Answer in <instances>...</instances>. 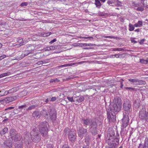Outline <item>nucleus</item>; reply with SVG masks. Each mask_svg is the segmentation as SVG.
I'll return each mask as SVG.
<instances>
[{
  "label": "nucleus",
  "instance_id": "nucleus-1",
  "mask_svg": "<svg viewBox=\"0 0 148 148\" xmlns=\"http://www.w3.org/2000/svg\"><path fill=\"white\" fill-rule=\"evenodd\" d=\"M114 104L112 107L111 108L109 107L108 110H110L111 112H118L121 109V100L119 97H115L113 100Z\"/></svg>",
  "mask_w": 148,
  "mask_h": 148
},
{
  "label": "nucleus",
  "instance_id": "nucleus-2",
  "mask_svg": "<svg viewBox=\"0 0 148 148\" xmlns=\"http://www.w3.org/2000/svg\"><path fill=\"white\" fill-rule=\"evenodd\" d=\"M49 125L48 123L44 121L40 122L38 125V128L42 136L45 137L48 136V132L49 131L48 128Z\"/></svg>",
  "mask_w": 148,
  "mask_h": 148
},
{
  "label": "nucleus",
  "instance_id": "nucleus-3",
  "mask_svg": "<svg viewBox=\"0 0 148 148\" xmlns=\"http://www.w3.org/2000/svg\"><path fill=\"white\" fill-rule=\"evenodd\" d=\"M123 109L125 112L129 114L132 112V109L130 102L128 100L124 101L123 105Z\"/></svg>",
  "mask_w": 148,
  "mask_h": 148
},
{
  "label": "nucleus",
  "instance_id": "nucleus-4",
  "mask_svg": "<svg viewBox=\"0 0 148 148\" xmlns=\"http://www.w3.org/2000/svg\"><path fill=\"white\" fill-rule=\"evenodd\" d=\"M82 123L86 125H90L91 126V130L93 129L94 130L96 128L97 126V122L96 119H95L94 122L91 119H86L82 120Z\"/></svg>",
  "mask_w": 148,
  "mask_h": 148
},
{
  "label": "nucleus",
  "instance_id": "nucleus-5",
  "mask_svg": "<svg viewBox=\"0 0 148 148\" xmlns=\"http://www.w3.org/2000/svg\"><path fill=\"white\" fill-rule=\"evenodd\" d=\"M39 132L36 129H34L31 132L30 136L31 138L34 142H38L40 140V136H39Z\"/></svg>",
  "mask_w": 148,
  "mask_h": 148
},
{
  "label": "nucleus",
  "instance_id": "nucleus-6",
  "mask_svg": "<svg viewBox=\"0 0 148 148\" xmlns=\"http://www.w3.org/2000/svg\"><path fill=\"white\" fill-rule=\"evenodd\" d=\"M10 138L15 141L20 140L21 137L19 134H17L16 130L14 129H11L10 131Z\"/></svg>",
  "mask_w": 148,
  "mask_h": 148
},
{
  "label": "nucleus",
  "instance_id": "nucleus-7",
  "mask_svg": "<svg viewBox=\"0 0 148 148\" xmlns=\"http://www.w3.org/2000/svg\"><path fill=\"white\" fill-rule=\"evenodd\" d=\"M139 117L142 119H145L148 120V113L146 115V112L145 107H143L142 110L139 112Z\"/></svg>",
  "mask_w": 148,
  "mask_h": 148
},
{
  "label": "nucleus",
  "instance_id": "nucleus-8",
  "mask_svg": "<svg viewBox=\"0 0 148 148\" xmlns=\"http://www.w3.org/2000/svg\"><path fill=\"white\" fill-rule=\"evenodd\" d=\"M119 140L117 139H115L113 141V140L110 139L108 140L107 143L109 146V148H114L117 145V144H119Z\"/></svg>",
  "mask_w": 148,
  "mask_h": 148
},
{
  "label": "nucleus",
  "instance_id": "nucleus-9",
  "mask_svg": "<svg viewBox=\"0 0 148 148\" xmlns=\"http://www.w3.org/2000/svg\"><path fill=\"white\" fill-rule=\"evenodd\" d=\"M78 134L79 136L80 137L86 136L88 134L87 130L86 129H85L83 127H81L78 130Z\"/></svg>",
  "mask_w": 148,
  "mask_h": 148
},
{
  "label": "nucleus",
  "instance_id": "nucleus-10",
  "mask_svg": "<svg viewBox=\"0 0 148 148\" xmlns=\"http://www.w3.org/2000/svg\"><path fill=\"white\" fill-rule=\"evenodd\" d=\"M128 81L132 82L135 85H140L145 84V82L142 80H139L138 79H128Z\"/></svg>",
  "mask_w": 148,
  "mask_h": 148
},
{
  "label": "nucleus",
  "instance_id": "nucleus-11",
  "mask_svg": "<svg viewBox=\"0 0 148 148\" xmlns=\"http://www.w3.org/2000/svg\"><path fill=\"white\" fill-rule=\"evenodd\" d=\"M107 119L109 122H114L116 120V116L111 112H107Z\"/></svg>",
  "mask_w": 148,
  "mask_h": 148
},
{
  "label": "nucleus",
  "instance_id": "nucleus-12",
  "mask_svg": "<svg viewBox=\"0 0 148 148\" xmlns=\"http://www.w3.org/2000/svg\"><path fill=\"white\" fill-rule=\"evenodd\" d=\"M122 126L124 128L126 127L127 125L129 122V118L127 115L124 116L122 119Z\"/></svg>",
  "mask_w": 148,
  "mask_h": 148
},
{
  "label": "nucleus",
  "instance_id": "nucleus-13",
  "mask_svg": "<svg viewBox=\"0 0 148 148\" xmlns=\"http://www.w3.org/2000/svg\"><path fill=\"white\" fill-rule=\"evenodd\" d=\"M76 133L75 132H73L71 131L69 134L68 136L69 138V140L71 142L74 141L76 138Z\"/></svg>",
  "mask_w": 148,
  "mask_h": 148
},
{
  "label": "nucleus",
  "instance_id": "nucleus-14",
  "mask_svg": "<svg viewBox=\"0 0 148 148\" xmlns=\"http://www.w3.org/2000/svg\"><path fill=\"white\" fill-rule=\"evenodd\" d=\"M12 142L10 141L7 140L5 142V143L1 146V147L2 148H10L12 147Z\"/></svg>",
  "mask_w": 148,
  "mask_h": 148
},
{
  "label": "nucleus",
  "instance_id": "nucleus-15",
  "mask_svg": "<svg viewBox=\"0 0 148 148\" xmlns=\"http://www.w3.org/2000/svg\"><path fill=\"white\" fill-rule=\"evenodd\" d=\"M17 98V96H15L8 97L5 99V100L7 103H9L15 100Z\"/></svg>",
  "mask_w": 148,
  "mask_h": 148
},
{
  "label": "nucleus",
  "instance_id": "nucleus-16",
  "mask_svg": "<svg viewBox=\"0 0 148 148\" xmlns=\"http://www.w3.org/2000/svg\"><path fill=\"white\" fill-rule=\"evenodd\" d=\"M74 97L75 99L77 97ZM78 98L76 99V101L78 102H81L83 101L84 99V98L83 96H80L79 97H77Z\"/></svg>",
  "mask_w": 148,
  "mask_h": 148
},
{
  "label": "nucleus",
  "instance_id": "nucleus-17",
  "mask_svg": "<svg viewBox=\"0 0 148 148\" xmlns=\"http://www.w3.org/2000/svg\"><path fill=\"white\" fill-rule=\"evenodd\" d=\"M17 42L18 43V44H16L15 45V46H16V47H19L22 45L25 44L24 42L23 41V39L20 38L19 39H18Z\"/></svg>",
  "mask_w": 148,
  "mask_h": 148
},
{
  "label": "nucleus",
  "instance_id": "nucleus-18",
  "mask_svg": "<svg viewBox=\"0 0 148 148\" xmlns=\"http://www.w3.org/2000/svg\"><path fill=\"white\" fill-rule=\"evenodd\" d=\"M31 52L29 50H27L25 51L22 54L21 56V58H23L25 56L28 55L29 54H30Z\"/></svg>",
  "mask_w": 148,
  "mask_h": 148
},
{
  "label": "nucleus",
  "instance_id": "nucleus-19",
  "mask_svg": "<svg viewBox=\"0 0 148 148\" xmlns=\"http://www.w3.org/2000/svg\"><path fill=\"white\" fill-rule=\"evenodd\" d=\"M95 4L96 7L98 8H99L101 5V4L99 0H95Z\"/></svg>",
  "mask_w": 148,
  "mask_h": 148
},
{
  "label": "nucleus",
  "instance_id": "nucleus-20",
  "mask_svg": "<svg viewBox=\"0 0 148 148\" xmlns=\"http://www.w3.org/2000/svg\"><path fill=\"white\" fill-rule=\"evenodd\" d=\"M142 148H148V138L145 139Z\"/></svg>",
  "mask_w": 148,
  "mask_h": 148
},
{
  "label": "nucleus",
  "instance_id": "nucleus-21",
  "mask_svg": "<svg viewBox=\"0 0 148 148\" xmlns=\"http://www.w3.org/2000/svg\"><path fill=\"white\" fill-rule=\"evenodd\" d=\"M58 47V46L56 45L51 46L49 47H47V49H46L45 50L49 51L54 50L56 49Z\"/></svg>",
  "mask_w": 148,
  "mask_h": 148
},
{
  "label": "nucleus",
  "instance_id": "nucleus-22",
  "mask_svg": "<svg viewBox=\"0 0 148 148\" xmlns=\"http://www.w3.org/2000/svg\"><path fill=\"white\" fill-rule=\"evenodd\" d=\"M143 22L142 21H139L137 23L134 24V26L136 27H140L142 26Z\"/></svg>",
  "mask_w": 148,
  "mask_h": 148
},
{
  "label": "nucleus",
  "instance_id": "nucleus-23",
  "mask_svg": "<svg viewBox=\"0 0 148 148\" xmlns=\"http://www.w3.org/2000/svg\"><path fill=\"white\" fill-rule=\"evenodd\" d=\"M52 34L51 32L48 33H41L40 35V36L43 37H46L49 36Z\"/></svg>",
  "mask_w": 148,
  "mask_h": 148
},
{
  "label": "nucleus",
  "instance_id": "nucleus-24",
  "mask_svg": "<svg viewBox=\"0 0 148 148\" xmlns=\"http://www.w3.org/2000/svg\"><path fill=\"white\" fill-rule=\"evenodd\" d=\"M10 74L11 73L10 72L3 73L0 75V78H2L4 77L10 75Z\"/></svg>",
  "mask_w": 148,
  "mask_h": 148
},
{
  "label": "nucleus",
  "instance_id": "nucleus-25",
  "mask_svg": "<svg viewBox=\"0 0 148 148\" xmlns=\"http://www.w3.org/2000/svg\"><path fill=\"white\" fill-rule=\"evenodd\" d=\"M124 55V53L122 54H114L115 57L116 58H122L123 57V56Z\"/></svg>",
  "mask_w": 148,
  "mask_h": 148
},
{
  "label": "nucleus",
  "instance_id": "nucleus-26",
  "mask_svg": "<svg viewBox=\"0 0 148 148\" xmlns=\"http://www.w3.org/2000/svg\"><path fill=\"white\" fill-rule=\"evenodd\" d=\"M8 129L7 127L4 128L3 130L0 132L1 134H4L8 132Z\"/></svg>",
  "mask_w": 148,
  "mask_h": 148
},
{
  "label": "nucleus",
  "instance_id": "nucleus-27",
  "mask_svg": "<svg viewBox=\"0 0 148 148\" xmlns=\"http://www.w3.org/2000/svg\"><path fill=\"white\" fill-rule=\"evenodd\" d=\"M128 26H129V30L130 31H132L134 30V28H134L135 26H134V25H133L132 24H131L130 23L129 24Z\"/></svg>",
  "mask_w": 148,
  "mask_h": 148
},
{
  "label": "nucleus",
  "instance_id": "nucleus-28",
  "mask_svg": "<svg viewBox=\"0 0 148 148\" xmlns=\"http://www.w3.org/2000/svg\"><path fill=\"white\" fill-rule=\"evenodd\" d=\"M140 62L143 64H147L148 63V60H145L144 59H140Z\"/></svg>",
  "mask_w": 148,
  "mask_h": 148
},
{
  "label": "nucleus",
  "instance_id": "nucleus-29",
  "mask_svg": "<svg viewBox=\"0 0 148 148\" xmlns=\"http://www.w3.org/2000/svg\"><path fill=\"white\" fill-rule=\"evenodd\" d=\"M115 1H115V6L118 7L121 6V3L120 1L118 0H115Z\"/></svg>",
  "mask_w": 148,
  "mask_h": 148
},
{
  "label": "nucleus",
  "instance_id": "nucleus-30",
  "mask_svg": "<svg viewBox=\"0 0 148 148\" xmlns=\"http://www.w3.org/2000/svg\"><path fill=\"white\" fill-rule=\"evenodd\" d=\"M40 114L39 112L36 111L33 112L32 114L33 116L34 117H38Z\"/></svg>",
  "mask_w": 148,
  "mask_h": 148
},
{
  "label": "nucleus",
  "instance_id": "nucleus-31",
  "mask_svg": "<svg viewBox=\"0 0 148 148\" xmlns=\"http://www.w3.org/2000/svg\"><path fill=\"white\" fill-rule=\"evenodd\" d=\"M50 118L53 120H55L56 119V115L55 113H53L52 115L50 114Z\"/></svg>",
  "mask_w": 148,
  "mask_h": 148
},
{
  "label": "nucleus",
  "instance_id": "nucleus-32",
  "mask_svg": "<svg viewBox=\"0 0 148 148\" xmlns=\"http://www.w3.org/2000/svg\"><path fill=\"white\" fill-rule=\"evenodd\" d=\"M124 49L122 48H115L113 49V51H124Z\"/></svg>",
  "mask_w": 148,
  "mask_h": 148
},
{
  "label": "nucleus",
  "instance_id": "nucleus-33",
  "mask_svg": "<svg viewBox=\"0 0 148 148\" xmlns=\"http://www.w3.org/2000/svg\"><path fill=\"white\" fill-rule=\"evenodd\" d=\"M115 1L114 0H108L107 1V3L109 5H110L113 3H115Z\"/></svg>",
  "mask_w": 148,
  "mask_h": 148
},
{
  "label": "nucleus",
  "instance_id": "nucleus-34",
  "mask_svg": "<svg viewBox=\"0 0 148 148\" xmlns=\"http://www.w3.org/2000/svg\"><path fill=\"white\" fill-rule=\"evenodd\" d=\"M67 99L69 100V101H71V102H74V100H73V97H67Z\"/></svg>",
  "mask_w": 148,
  "mask_h": 148
},
{
  "label": "nucleus",
  "instance_id": "nucleus-35",
  "mask_svg": "<svg viewBox=\"0 0 148 148\" xmlns=\"http://www.w3.org/2000/svg\"><path fill=\"white\" fill-rule=\"evenodd\" d=\"M84 47H87V46H93V44H88V43H83Z\"/></svg>",
  "mask_w": 148,
  "mask_h": 148
},
{
  "label": "nucleus",
  "instance_id": "nucleus-36",
  "mask_svg": "<svg viewBox=\"0 0 148 148\" xmlns=\"http://www.w3.org/2000/svg\"><path fill=\"white\" fill-rule=\"evenodd\" d=\"M105 38H113L116 39V37H115L114 36H105L104 37Z\"/></svg>",
  "mask_w": 148,
  "mask_h": 148
},
{
  "label": "nucleus",
  "instance_id": "nucleus-37",
  "mask_svg": "<svg viewBox=\"0 0 148 148\" xmlns=\"http://www.w3.org/2000/svg\"><path fill=\"white\" fill-rule=\"evenodd\" d=\"M136 10L138 11H143L144 10V8L143 7H138L137 8Z\"/></svg>",
  "mask_w": 148,
  "mask_h": 148
},
{
  "label": "nucleus",
  "instance_id": "nucleus-38",
  "mask_svg": "<svg viewBox=\"0 0 148 148\" xmlns=\"http://www.w3.org/2000/svg\"><path fill=\"white\" fill-rule=\"evenodd\" d=\"M136 38H131L130 39L131 42L134 43H136L137 42L134 40Z\"/></svg>",
  "mask_w": 148,
  "mask_h": 148
},
{
  "label": "nucleus",
  "instance_id": "nucleus-39",
  "mask_svg": "<svg viewBox=\"0 0 148 148\" xmlns=\"http://www.w3.org/2000/svg\"><path fill=\"white\" fill-rule=\"evenodd\" d=\"M28 4V3L27 2H25L22 3L20 5L21 6H27Z\"/></svg>",
  "mask_w": 148,
  "mask_h": 148
},
{
  "label": "nucleus",
  "instance_id": "nucleus-40",
  "mask_svg": "<svg viewBox=\"0 0 148 148\" xmlns=\"http://www.w3.org/2000/svg\"><path fill=\"white\" fill-rule=\"evenodd\" d=\"M47 148H53V145L51 144H48L47 146Z\"/></svg>",
  "mask_w": 148,
  "mask_h": 148
},
{
  "label": "nucleus",
  "instance_id": "nucleus-41",
  "mask_svg": "<svg viewBox=\"0 0 148 148\" xmlns=\"http://www.w3.org/2000/svg\"><path fill=\"white\" fill-rule=\"evenodd\" d=\"M35 107V106L34 105L32 106H30L28 108V110H30L32 109H34Z\"/></svg>",
  "mask_w": 148,
  "mask_h": 148
},
{
  "label": "nucleus",
  "instance_id": "nucleus-42",
  "mask_svg": "<svg viewBox=\"0 0 148 148\" xmlns=\"http://www.w3.org/2000/svg\"><path fill=\"white\" fill-rule=\"evenodd\" d=\"M6 57V56L5 55H3L0 56V60Z\"/></svg>",
  "mask_w": 148,
  "mask_h": 148
},
{
  "label": "nucleus",
  "instance_id": "nucleus-43",
  "mask_svg": "<svg viewBox=\"0 0 148 148\" xmlns=\"http://www.w3.org/2000/svg\"><path fill=\"white\" fill-rule=\"evenodd\" d=\"M83 38L85 39H93V37L92 36H89V37H84Z\"/></svg>",
  "mask_w": 148,
  "mask_h": 148
},
{
  "label": "nucleus",
  "instance_id": "nucleus-44",
  "mask_svg": "<svg viewBox=\"0 0 148 148\" xmlns=\"http://www.w3.org/2000/svg\"><path fill=\"white\" fill-rule=\"evenodd\" d=\"M145 40V39H143L139 42V43L140 45H142L143 44V42Z\"/></svg>",
  "mask_w": 148,
  "mask_h": 148
},
{
  "label": "nucleus",
  "instance_id": "nucleus-45",
  "mask_svg": "<svg viewBox=\"0 0 148 148\" xmlns=\"http://www.w3.org/2000/svg\"><path fill=\"white\" fill-rule=\"evenodd\" d=\"M56 41L57 40L56 39V38H55L53 40H51V41H50L49 43L51 44H52Z\"/></svg>",
  "mask_w": 148,
  "mask_h": 148
},
{
  "label": "nucleus",
  "instance_id": "nucleus-46",
  "mask_svg": "<svg viewBox=\"0 0 148 148\" xmlns=\"http://www.w3.org/2000/svg\"><path fill=\"white\" fill-rule=\"evenodd\" d=\"M125 88L126 89H131V90H135V88H132V87H127Z\"/></svg>",
  "mask_w": 148,
  "mask_h": 148
},
{
  "label": "nucleus",
  "instance_id": "nucleus-47",
  "mask_svg": "<svg viewBox=\"0 0 148 148\" xmlns=\"http://www.w3.org/2000/svg\"><path fill=\"white\" fill-rule=\"evenodd\" d=\"M56 97H52L51 99V101H54L56 100Z\"/></svg>",
  "mask_w": 148,
  "mask_h": 148
},
{
  "label": "nucleus",
  "instance_id": "nucleus-48",
  "mask_svg": "<svg viewBox=\"0 0 148 148\" xmlns=\"http://www.w3.org/2000/svg\"><path fill=\"white\" fill-rule=\"evenodd\" d=\"M14 108L13 107H8V108L5 109V110H11L13 109Z\"/></svg>",
  "mask_w": 148,
  "mask_h": 148
},
{
  "label": "nucleus",
  "instance_id": "nucleus-49",
  "mask_svg": "<svg viewBox=\"0 0 148 148\" xmlns=\"http://www.w3.org/2000/svg\"><path fill=\"white\" fill-rule=\"evenodd\" d=\"M42 64V61L38 62L37 63V64H38V65Z\"/></svg>",
  "mask_w": 148,
  "mask_h": 148
},
{
  "label": "nucleus",
  "instance_id": "nucleus-50",
  "mask_svg": "<svg viewBox=\"0 0 148 148\" xmlns=\"http://www.w3.org/2000/svg\"><path fill=\"white\" fill-rule=\"evenodd\" d=\"M25 106V105H24L20 106H18V108L20 109V108H23Z\"/></svg>",
  "mask_w": 148,
  "mask_h": 148
},
{
  "label": "nucleus",
  "instance_id": "nucleus-51",
  "mask_svg": "<svg viewBox=\"0 0 148 148\" xmlns=\"http://www.w3.org/2000/svg\"><path fill=\"white\" fill-rule=\"evenodd\" d=\"M32 39L34 41H36L38 39L37 38H35V37H32Z\"/></svg>",
  "mask_w": 148,
  "mask_h": 148
},
{
  "label": "nucleus",
  "instance_id": "nucleus-52",
  "mask_svg": "<svg viewBox=\"0 0 148 148\" xmlns=\"http://www.w3.org/2000/svg\"><path fill=\"white\" fill-rule=\"evenodd\" d=\"M75 64V63H71V64H66V65H66V66H68L72 65H73Z\"/></svg>",
  "mask_w": 148,
  "mask_h": 148
},
{
  "label": "nucleus",
  "instance_id": "nucleus-53",
  "mask_svg": "<svg viewBox=\"0 0 148 148\" xmlns=\"http://www.w3.org/2000/svg\"><path fill=\"white\" fill-rule=\"evenodd\" d=\"M91 49V47H85L83 48V49Z\"/></svg>",
  "mask_w": 148,
  "mask_h": 148
},
{
  "label": "nucleus",
  "instance_id": "nucleus-54",
  "mask_svg": "<svg viewBox=\"0 0 148 148\" xmlns=\"http://www.w3.org/2000/svg\"><path fill=\"white\" fill-rule=\"evenodd\" d=\"M134 31L135 32H139L140 31V29H135Z\"/></svg>",
  "mask_w": 148,
  "mask_h": 148
},
{
  "label": "nucleus",
  "instance_id": "nucleus-55",
  "mask_svg": "<svg viewBox=\"0 0 148 148\" xmlns=\"http://www.w3.org/2000/svg\"><path fill=\"white\" fill-rule=\"evenodd\" d=\"M50 83H52L53 82H54V79H51L50 81Z\"/></svg>",
  "mask_w": 148,
  "mask_h": 148
},
{
  "label": "nucleus",
  "instance_id": "nucleus-56",
  "mask_svg": "<svg viewBox=\"0 0 148 148\" xmlns=\"http://www.w3.org/2000/svg\"><path fill=\"white\" fill-rule=\"evenodd\" d=\"M82 44H83V43H81L79 44V46L81 47H84L83 45Z\"/></svg>",
  "mask_w": 148,
  "mask_h": 148
},
{
  "label": "nucleus",
  "instance_id": "nucleus-57",
  "mask_svg": "<svg viewBox=\"0 0 148 148\" xmlns=\"http://www.w3.org/2000/svg\"><path fill=\"white\" fill-rule=\"evenodd\" d=\"M54 82H56L57 81L58 82L59 81V80H58V79L57 78L54 79Z\"/></svg>",
  "mask_w": 148,
  "mask_h": 148
},
{
  "label": "nucleus",
  "instance_id": "nucleus-58",
  "mask_svg": "<svg viewBox=\"0 0 148 148\" xmlns=\"http://www.w3.org/2000/svg\"><path fill=\"white\" fill-rule=\"evenodd\" d=\"M62 148H69L67 147L66 145H64L62 147Z\"/></svg>",
  "mask_w": 148,
  "mask_h": 148
},
{
  "label": "nucleus",
  "instance_id": "nucleus-59",
  "mask_svg": "<svg viewBox=\"0 0 148 148\" xmlns=\"http://www.w3.org/2000/svg\"><path fill=\"white\" fill-rule=\"evenodd\" d=\"M142 146V144L141 143H140L139 145V146L138 147V148H140L141 146Z\"/></svg>",
  "mask_w": 148,
  "mask_h": 148
},
{
  "label": "nucleus",
  "instance_id": "nucleus-60",
  "mask_svg": "<svg viewBox=\"0 0 148 148\" xmlns=\"http://www.w3.org/2000/svg\"><path fill=\"white\" fill-rule=\"evenodd\" d=\"M84 61H82L79 62L77 63V64H82V63L84 62Z\"/></svg>",
  "mask_w": 148,
  "mask_h": 148
},
{
  "label": "nucleus",
  "instance_id": "nucleus-61",
  "mask_svg": "<svg viewBox=\"0 0 148 148\" xmlns=\"http://www.w3.org/2000/svg\"><path fill=\"white\" fill-rule=\"evenodd\" d=\"M123 83L122 82H121V86H120V87L121 88H123Z\"/></svg>",
  "mask_w": 148,
  "mask_h": 148
},
{
  "label": "nucleus",
  "instance_id": "nucleus-62",
  "mask_svg": "<svg viewBox=\"0 0 148 148\" xmlns=\"http://www.w3.org/2000/svg\"><path fill=\"white\" fill-rule=\"evenodd\" d=\"M110 57V58H114L115 57V56H114V55H112Z\"/></svg>",
  "mask_w": 148,
  "mask_h": 148
},
{
  "label": "nucleus",
  "instance_id": "nucleus-63",
  "mask_svg": "<svg viewBox=\"0 0 148 148\" xmlns=\"http://www.w3.org/2000/svg\"><path fill=\"white\" fill-rule=\"evenodd\" d=\"M5 95V93H2L1 94H0V97L3 96Z\"/></svg>",
  "mask_w": 148,
  "mask_h": 148
},
{
  "label": "nucleus",
  "instance_id": "nucleus-64",
  "mask_svg": "<svg viewBox=\"0 0 148 148\" xmlns=\"http://www.w3.org/2000/svg\"><path fill=\"white\" fill-rule=\"evenodd\" d=\"M8 120V119L7 118V119H4V120H3V122H5V121H7Z\"/></svg>",
  "mask_w": 148,
  "mask_h": 148
}]
</instances>
